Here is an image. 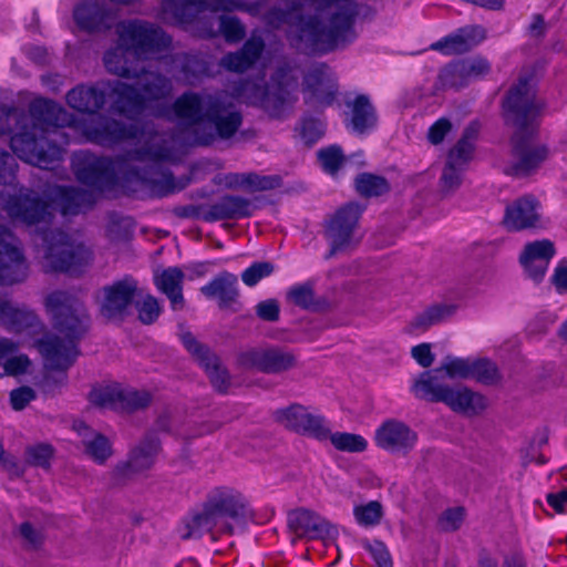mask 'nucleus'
Listing matches in <instances>:
<instances>
[{
	"mask_svg": "<svg viewBox=\"0 0 567 567\" xmlns=\"http://www.w3.org/2000/svg\"><path fill=\"white\" fill-rule=\"evenodd\" d=\"M117 44L103 56L107 72L121 78L136 79L137 87L116 80L107 82L116 96L114 106L128 117L154 115L177 121L184 126L174 136L183 145H208L217 138H229L240 127V112L226 93H184L172 106L166 101L172 93L171 81L144 65L146 60L181 68V79L188 84L205 72L196 56H167L171 38L158 27L143 20H126L116 25Z\"/></svg>",
	"mask_w": 567,
	"mask_h": 567,
	"instance_id": "nucleus-1",
	"label": "nucleus"
},
{
	"mask_svg": "<svg viewBox=\"0 0 567 567\" xmlns=\"http://www.w3.org/2000/svg\"><path fill=\"white\" fill-rule=\"evenodd\" d=\"M106 94L114 103L116 96L106 83L103 90L79 85L68 92L66 103L81 113L93 114L104 105ZM113 110L132 122L128 127L106 116L93 115L89 123L82 125L84 136L87 141L103 146L130 142L135 150L127 154V158L117 161L97 157L89 152L75 153L72 166L78 179L94 188V193L95 189L103 192L114 184L133 179L154 186L159 182L154 177L158 163L174 161V150L181 143L175 137L171 136L167 140L165 134L155 132L148 123H142L141 116L128 117L120 113L114 105Z\"/></svg>",
	"mask_w": 567,
	"mask_h": 567,
	"instance_id": "nucleus-2",
	"label": "nucleus"
},
{
	"mask_svg": "<svg viewBox=\"0 0 567 567\" xmlns=\"http://www.w3.org/2000/svg\"><path fill=\"white\" fill-rule=\"evenodd\" d=\"M18 163L4 150H0V185L13 186V190L0 192V207L14 223L34 227L43 237L44 267L48 271L79 274L93 260L92 250L79 237L61 230H50L52 208L63 216H72L90 208L96 200L93 190L56 186L50 189L52 206L28 187L16 185Z\"/></svg>",
	"mask_w": 567,
	"mask_h": 567,
	"instance_id": "nucleus-3",
	"label": "nucleus"
},
{
	"mask_svg": "<svg viewBox=\"0 0 567 567\" xmlns=\"http://www.w3.org/2000/svg\"><path fill=\"white\" fill-rule=\"evenodd\" d=\"M287 11L272 9L266 16L268 25H287L290 45L305 53L328 52L355 38L357 9L352 0H285Z\"/></svg>",
	"mask_w": 567,
	"mask_h": 567,
	"instance_id": "nucleus-4",
	"label": "nucleus"
},
{
	"mask_svg": "<svg viewBox=\"0 0 567 567\" xmlns=\"http://www.w3.org/2000/svg\"><path fill=\"white\" fill-rule=\"evenodd\" d=\"M71 122V115L60 104L43 97H35L28 113L0 105V136L11 134L14 155L42 169H53L62 162V144L68 141L59 128Z\"/></svg>",
	"mask_w": 567,
	"mask_h": 567,
	"instance_id": "nucleus-5",
	"label": "nucleus"
},
{
	"mask_svg": "<svg viewBox=\"0 0 567 567\" xmlns=\"http://www.w3.org/2000/svg\"><path fill=\"white\" fill-rule=\"evenodd\" d=\"M45 309L52 318L55 333L40 339L37 348L47 370L64 372L79 354L78 341L87 331L90 319L83 305L64 291L50 293Z\"/></svg>",
	"mask_w": 567,
	"mask_h": 567,
	"instance_id": "nucleus-6",
	"label": "nucleus"
},
{
	"mask_svg": "<svg viewBox=\"0 0 567 567\" xmlns=\"http://www.w3.org/2000/svg\"><path fill=\"white\" fill-rule=\"evenodd\" d=\"M542 107L543 104L536 99L530 76L520 78L504 102L507 118L516 126L513 136V171L516 175L530 174L548 157L547 147L533 142L536 120Z\"/></svg>",
	"mask_w": 567,
	"mask_h": 567,
	"instance_id": "nucleus-7",
	"label": "nucleus"
},
{
	"mask_svg": "<svg viewBox=\"0 0 567 567\" xmlns=\"http://www.w3.org/2000/svg\"><path fill=\"white\" fill-rule=\"evenodd\" d=\"M246 497L230 486L209 489L202 507L190 513L181 527L182 538H199L204 534H233L247 515Z\"/></svg>",
	"mask_w": 567,
	"mask_h": 567,
	"instance_id": "nucleus-8",
	"label": "nucleus"
},
{
	"mask_svg": "<svg viewBox=\"0 0 567 567\" xmlns=\"http://www.w3.org/2000/svg\"><path fill=\"white\" fill-rule=\"evenodd\" d=\"M297 70L285 64L276 70L268 85L261 86L254 81H246L234 89L233 96L260 106L271 117H281L297 101Z\"/></svg>",
	"mask_w": 567,
	"mask_h": 567,
	"instance_id": "nucleus-9",
	"label": "nucleus"
},
{
	"mask_svg": "<svg viewBox=\"0 0 567 567\" xmlns=\"http://www.w3.org/2000/svg\"><path fill=\"white\" fill-rule=\"evenodd\" d=\"M476 134V127L468 126L462 137L449 151L440 178L444 192H453L462 184L464 172L473 157Z\"/></svg>",
	"mask_w": 567,
	"mask_h": 567,
	"instance_id": "nucleus-10",
	"label": "nucleus"
},
{
	"mask_svg": "<svg viewBox=\"0 0 567 567\" xmlns=\"http://www.w3.org/2000/svg\"><path fill=\"white\" fill-rule=\"evenodd\" d=\"M29 267L20 240L0 226V285H13L27 279Z\"/></svg>",
	"mask_w": 567,
	"mask_h": 567,
	"instance_id": "nucleus-11",
	"label": "nucleus"
},
{
	"mask_svg": "<svg viewBox=\"0 0 567 567\" xmlns=\"http://www.w3.org/2000/svg\"><path fill=\"white\" fill-rule=\"evenodd\" d=\"M231 0H161L162 18L166 22L176 24H193L204 21L203 18L195 19L189 14L190 9L198 13L204 11H233L236 6Z\"/></svg>",
	"mask_w": 567,
	"mask_h": 567,
	"instance_id": "nucleus-12",
	"label": "nucleus"
},
{
	"mask_svg": "<svg viewBox=\"0 0 567 567\" xmlns=\"http://www.w3.org/2000/svg\"><path fill=\"white\" fill-rule=\"evenodd\" d=\"M360 214L359 205L350 203L340 208L328 221L324 236L331 247L330 255L347 249L354 243V228Z\"/></svg>",
	"mask_w": 567,
	"mask_h": 567,
	"instance_id": "nucleus-13",
	"label": "nucleus"
},
{
	"mask_svg": "<svg viewBox=\"0 0 567 567\" xmlns=\"http://www.w3.org/2000/svg\"><path fill=\"white\" fill-rule=\"evenodd\" d=\"M137 296H141V289L136 280L131 277H125L112 285L105 286L102 289L100 301L102 316L107 319L123 317Z\"/></svg>",
	"mask_w": 567,
	"mask_h": 567,
	"instance_id": "nucleus-14",
	"label": "nucleus"
},
{
	"mask_svg": "<svg viewBox=\"0 0 567 567\" xmlns=\"http://www.w3.org/2000/svg\"><path fill=\"white\" fill-rule=\"evenodd\" d=\"M338 92L337 79L326 64L313 65L305 75L306 103L319 106L332 104Z\"/></svg>",
	"mask_w": 567,
	"mask_h": 567,
	"instance_id": "nucleus-15",
	"label": "nucleus"
},
{
	"mask_svg": "<svg viewBox=\"0 0 567 567\" xmlns=\"http://www.w3.org/2000/svg\"><path fill=\"white\" fill-rule=\"evenodd\" d=\"M288 527L298 538L331 539L337 528L324 517L308 508H297L288 514Z\"/></svg>",
	"mask_w": 567,
	"mask_h": 567,
	"instance_id": "nucleus-16",
	"label": "nucleus"
},
{
	"mask_svg": "<svg viewBox=\"0 0 567 567\" xmlns=\"http://www.w3.org/2000/svg\"><path fill=\"white\" fill-rule=\"evenodd\" d=\"M276 419L285 427L323 441L328 434V422L320 415L311 414L302 405L293 404L276 412Z\"/></svg>",
	"mask_w": 567,
	"mask_h": 567,
	"instance_id": "nucleus-17",
	"label": "nucleus"
},
{
	"mask_svg": "<svg viewBox=\"0 0 567 567\" xmlns=\"http://www.w3.org/2000/svg\"><path fill=\"white\" fill-rule=\"evenodd\" d=\"M375 444L392 454L405 455L414 449L417 434L405 423L389 420L375 431Z\"/></svg>",
	"mask_w": 567,
	"mask_h": 567,
	"instance_id": "nucleus-18",
	"label": "nucleus"
},
{
	"mask_svg": "<svg viewBox=\"0 0 567 567\" xmlns=\"http://www.w3.org/2000/svg\"><path fill=\"white\" fill-rule=\"evenodd\" d=\"M179 338L185 349L205 369L213 386L219 392H225L229 385V375L220 365L219 359L200 344L190 332H182Z\"/></svg>",
	"mask_w": 567,
	"mask_h": 567,
	"instance_id": "nucleus-19",
	"label": "nucleus"
},
{
	"mask_svg": "<svg viewBox=\"0 0 567 567\" xmlns=\"http://www.w3.org/2000/svg\"><path fill=\"white\" fill-rule=\"evenodd\" d=\"M504 224L512 230L545 227L540 203L532 195L516 199L506 207Z\"/></svg>",
	"mask_w": 567,
	"mask_h": 567,
	"instance_id": "nucleus-20",
	"label": "nucleus"
},
{
	"mask_svg": "<svg viewBox=\"0 0 567 567\" xmlns=\"http://www.w3.org/2000/svg\"><path fill=\"white\" fill-rule=\"evenodd\" d=\"M240 363L265 373H280L292 368L296 358L280 348L251 349L241 353Z\"/></svg>",
	"mask_w": 567,
	"mask_h": 567,
	"instance_id": "nucleus-21",
	"label": "nucleus"
},
{
	"mask_svg": "<svg viewBox=\"0 0 567 567\" xmlns=\"http://www.w3.org/2000/svg\"><path fill=\"white\" fill-rule=\"evenodd\" d=\"M117 12L104 1L87 0L78 4L73 11V18L79 28L85 31H101L110 29Z\"/></svg>",
	"mask_w": 567,
	"mask_h": 567,
	"instance_id": "nucleus-22",
	"label": "nucleus"
},
{
	"mask_svg": "<svg viewBox=\"0 0 567 567\" xmlns=\"http://www.w3.org/2000/svg\"><path fill=\"white\" fill-rule=\"evenodd\" d=\"M158 450L159 443L156 439H146L131 452L126 462H121L114 467L113 477L123 481L151 468Z\"/></svg>",
	"mask_w": 567,
	"mask_h": 567,
	"instance_id": "nucleus-23",
	"label": "nucleus"
},
{
	"mask_svg": "<svg viewBox=\"0 0 567 567\" xmlns=\"http://www.w3.org/2000/svg\"><path fill=\"white\" fill-rule=\"evenodd\" d=\"M344 125L355 134L362 135L377 127L378 115L370 99L365 94H358L346 101Z\"/></svg>",
	"mask_w": 567,
	"mask_h": 567,
	"instance_id": "nucleus-24",
	"label": "nucleus"
},
{
	"mask_svg": "<svg viewBox=\"0 0 567 567\" xmlns=\"http://www.w3.org/2000/svg\"><path fill=\"white\" fill-rule=\"evenodd\" d=\"M485 38L486 31L483 27L466 25L432 43L430 49L445 55L461 54L481 43Z\"/></svg>",
	"mask_w": 567,
	"mask_h": 567,
	"instance_id": "nucleus-25",
	"label": "nucleus"
},
{
	"mask_svg": "<svg viewBox=\"0 0 567 567\" xmlns=\"http://www.w3.org/2000/svg\"><path fill=\"white\" fill-rule=\"evenodd\" d=\"M554 255L555 248L553 243L548 239H543L527 244L519 259L529 278L534 281H540Z\"/></svg>",
	"mask_w": 567,
	"mask_h": 567,
	"instance_id": "nucleus-26",
	"label": "nucleus"
},
{
	"mask_svg": "<svg viewBox=\"0 0 567 567\" xmlns=\"http://www.w3.org/2000/svg\"><path fill=\"white\" fill-rule=\"evenodd\" d=\"M216 183L230 189L247 192L269 190L280 185L278 176H266L256 173H227L216 176Z\"/></svg>",
	"mask_w": 567,
	"mask_h": 567,
	"instance_id": "nucleus-27",
	"label": "nucleus"
},
{
	"mask_svg": "<svg viewBox=\"0 0 567 567\" xmlns=\"http://www.w3.org/2000/svg\"><path fill=\"white\" fill-rule=\"evenodd\" d=\"M73 430L81 437L84 453L96 464H104L112 455V444L103 434L92 430L82 421L73 423Z\"/></svg>",
	"mask_w": 567,
	"mask_h": 567,
	"instance_id": "nucleus-28",
	"label": "nucleus"
},
{
	"mask_svg": "<svg viewBox=\"0 0 567 567\" xmlns=\"http://www.w3.org/2000/svg\"><path fill=\"white\" fill-rule=\"evenodd\" d=\"M264 48V39L254 32L239 51L224 55L220 65L228 71L241 73L259 59Z\"/></svg>",
	"mask_w": 567,
	"mask_h": 567,
	"instance_id": "nucleus-29",
	"label": "nucleus"
},
{
	"mask_svg": "<svg viewBox=\"0 0 567 567\" xmlns=\"http://www.w3.org/2000/svg\"><path fill=\"white\" fill-rule=\"evenodd\" d=\"M184 272L177 267H168L163 270H157L154 274V284L156 288L166 295L174 310L182 309L184 306Z\"/></svg>",
	"mask_w": 567,
	"mask_h": 567,
	"instance_id": "nucleus-30",
	"label": "nucleus"
},
{
	"mask_svg": "<svg viewBox=\"0 0 567 567\" xmlns=\"http://www.w3.org/2000/svg\"><path fill=\"white\" fill-rule=\"evenodd\" d=\"M439 369L423 372L411 385V392L417 399L430 402H443L449 391L444 384Z\"/></svg>",
	"mask_w": 567,
	"mask_h": 567,
	"instance_id": "nucleus-31",
	"label": "nucleus"
},
{
	"mask_svg": "<svg viewBox=\"0 0 567 567\" xmlns=\"http://www.w3.org/2000/svg\"><path fill=\"white\" fill-rule=\"evenodd\" d=\"M451 410L468 415L478 414L486 409V399L467 388H449L445 400L443 401Z\"/></svg>",
	"mask_w": 567,
	"mask_h": 567,
	"instance_id": "nucleus-32",
	"label": "nucleus"
},
{
	"mask_svg": "<svg viewBox=\"0 0 567 567\" xmlns=\"http://www.w3.org/2000/svg\"><path fill=\"white\" fill-rule=\"evenodd\" d=\"M215 20L198 21L197 31L202 37H215L220 33L228 43L241 41L246 34V29L236 17L221 16L218 18V28H215Z\"/></svg>",
	"mask_w": 567,
	"mask_h": 567,
	"instance_id": "nucleus-33",
	"label": "nucleus"
},
{
	"mask_svg": "<svg viewBox=\"0 0 567 567\" xmlns=\"http://www.w3.org/2000/svg\"><path fill=\"white\" fill-rule=\"evenodd\" d=\"M252 204L249 199L240 196H225L213 204L208 210V218L212 220L238 219L250 216Z\"/></svg>",
	"mask_w": 567,
	"mask_h": 567,
	"instance_id": "nucleus-34",
	"label": "nucleus"
},
{
	"mask_svg": "<svg viewBox=\"0 0 567 567\" xmlns=\"http://www.w3.org/2000/svg\"><path fill=\"white\" fill-rule=\"evenodd\" d=\"M237 277L224 271L200 288L202 293L207 298H216L220 306H226L235 300L238 295Z\"/></svg>",
	"mask_w": 567,
	"mask_h": 567,
	"instance_id": "nucleus-35",
	"label": "nucleus"
},
{
	"mask_svg": "<svg viewBox=\"0 0 567 567\" xmlns=\"http://www.w3.org/2000/svg\"><path fill=\"white\" fill-rule=\"evenodd\" d=\"M38 318L34 312L25 309H19L8 302L0 303V323L8 331L21 332L28 328L34 327Z\"/></svg>",
	"mask_w": 567,
	"mask_h": 567,
	"instance_id": "nucleus-36",
	"label": "nucleus"
},
{
	"mask_svg": "<svg viewBox=\"0 0 567 567\" xmlns=\"http://www.w3.org/2000/svg\"><path fill=\"white\" fill-rule=\"evenodd\" d=\"M17 346L8 339H0V362L9 375H20L28 371L31 362L24 354H14Z\"/></svg>",
	"mask_w": 567,
	"mask_h": 567,
	"instance_id": "nucleus-37",
	"label": "nucleus"
},
{
	"mask_svg": "<svg viewBox=\"0 0 567 567\" xmlns=\"http://www.w3.org/2000/svg\"><path fill=\"white\" fill-rule=\"evenodd\" d=\"M323 441H329L336 450L347 453H361L368 447V442L363 436L348 432L332 433L329 425Z\"/></svg>",
	"mask_w": 567,
	"mask_h": 567,
	"instance_id": "nucleus-38",
	"label": "nucleus"
},
{
	"mask_svg": "<svg viewBox=\"0 0 567 567\" xmlns=\"http://www.w3.org/2000/svg\"><path fill=\"white\" fill-rule=\"evenodd\" d=\"M355 523L364 528L375 527L381 524L384 508L378 501H370L353 507Z\"/></svg>",
	"mask_w": 567,
	"mask_h": 567,
	"instance_id": "nucleus-39",
	"label": "nucleus"
},
{
	"mask_svg": "<svg viewBox=\"0 0 567 567\" xmlns=\"http://www.w3.org/2000/svg\"><path fill=\"white\" fill-rule=\"evenodd\" d=\"M122 388L107 385L95 388L90 393V401L94 405L105 409L120 410Z\"/></svg>",
	"mask_w": 567,
	"mask_h": 567,
	"instance_id": "nucleus-40",
	"label": "nucleus"
},
{
	"mask_svg": "<svg viewBox=\"0 0 567 567\" xmlns=\"http://www.w3.org/2000/svg\"><path fill=\"white\" fill-rule=\"evenodd\" d=\"M439 79L444 87L458 89L470 83L461 60L446 65L441 71Z\"/></svg>",
	"mask_w": 567,
	"mask_h": 567,
	"instance_id": "nucleus-41",
	"label": "nucleus"
},
{
	"mask_svg": "<svg viewBox=\"0 0 567 567\" xmlns=\"http://www.w3.org/2000/svg\"><path fill=\"white\" fill-rule=\"evenodd\" d=\"M357 190L367 197L379 196L389 189V185L383 177L372 174H362L355 181Z\"/></svg>",
	"mask_w": 567,
	"mask_h": 567,
	"instance_id": "nucleus-42",
	"label": "nucleus"
},
{
	"mask_svg": "<svg viewBox=\"0 0 567 567\" xmlns=\"http://www.w3.org/2000/svg\"><path fill=\"white\" fill-rule=\"evenodd\" d=\"M136 298H138L136 300V309L140 320L145 324L153 323L162 311L157 299L152 295H144L142 291L141 296Z\"/></svg>",
	"mask_w": 567,
	"mask_h": 567,
	"instance_id": "nucleus-43",
	"label": "nucleus"
},
{
	"mask_svg": "<svg viewBox=\"0 0 567 567\" xmlns=\"http://www.w3.org/2000/svg\"><path fill=\"white\" fill-rule=\"evenodd\" d=\"M471 379L484 384H493L498 381L499 373L494 362L487 359L473 360Z\"/></svg>",
	"mask_w": 567,
	"mask_h": 567,
	"instance_id": "nucleus-44",
	"label": "nucleus"
},
{
	"mask_svg": "<svg viewBox=\"0 0 567 567\" xmlns=\"http://www.w3.org/2000/svg\"><path fill=\"white\" fill-rule=\"evenodd\" d=\"M473 360L463 358H446L440 368L451 379H471Z\"/></svg>",
	"mask_w": 567,
	"mask_h": 567,
	"instance_id": "nucleus-45",
	"label": "nucleus"
},
{
	"mask_svg": "<svg viewBox=\"0 0 567 567\" xmlns=\"http://www.w3.org/2000/svg\"><path fill=\"white\" fill-rule=\"evenodd\" d=\"M151 402V395L146 391L122 389L121 411H134L145 408Z\"/></svg>",
	"mask_w": 567,
	"mask_h": 567,
	"instance_id": "nucleus-46",
	"label": "nucleus"
},
{
	"mask_svg": "<svg viewBox=\"0 0 567 567\" xmlns=\"http://www.w3.org/2000/svg\"><path fill=\"white\" fill-rule=\"evenodd\" d=\"M274 270L275 266L269 261L255 262L241 274V279L245 285L252 287L261 279L270 276Z\"/></svg>",
	"mask_w": 567,
	"mask_h": 567,
	"instance_id": "nucleus-47",
	"label": "nucleus"
},
{
	"mask_svg": "<svg viewBox=\"0 0 567 567\" xmlns=\"http://www.w3.org/2000/svg\"><path fill=\"white\" fill-rule=\"evenodd\" d=\"M468 82L478 80L491 71L489 62L481 56L461 60Z\"/></svg>",
	"mask_w": 567,
	"mask_h": 567,
	"instance_id": "nucleus-48",
	"label": "nucleus"
},
{
	"mask_svg": "<svg viewBox=\"0 0 567 567\" xmlns=\"http://www.w3.org/2000/svg\"><path fill=\"white\" fill-rule=\"evenodd\" d=\"M318 159L327 173L334 174L340 167L343 156L338 146H331L320 150L318 152Z\"/></svg>",
	"mask_w": 567,
	"mask_h": 567,
	"instance_id": "nucleus-49",
	"label": "nucleus"
},
{
	"mask_svg": "<svg viewBox=\"0 0 567 567\" xmlns=\"http://www.w3.org/2000/svg\"><path fill=\"white\" fill-rule=\"evenodd\" d=\"M288 298L301 308H309L313 303V290L309 284L298 285L290 288Z\"/></svg>",
	"mask_w": 567,
	"mask_h": 567,
	"instance_id": "nucleus-50",
	"label": "nucleus"
},
{
	"mask_svg": "<svg viewBox=\"0 0 567 567\" xmlns=\"http://www.w3.org/2000/svg\"><path fill=\"white\" fill-rule=\"evenodd\" d=\"M464 509L462 507L449 508L440 517V526L443 530L453 532L461 527L464 520Z\"/></svg>",
	"mask_w": 567,
	"mask_h": 567,
	"instance_id": "nucleus-51",
	"label": "nucleus"
},
{
	"mask_svg": "<svg viewBox=\"0 0 567 567\" xmlns=\"http://www.w3.org/2000/svg\"><path fill=\"white\" fill-rule=\"evenodd\" d=\"M52 454V447L48 444L30 446L27 450L28 461L38 466H48Z\"/></svg>",
	"mask_w": 567,
	"mask_h": 567,
	"instance_id": "nucleus-52",
	"label": "nucleus"
},
{
	"mask_svg": "<svg viewBox=\"0 0 567 567\" xmlns=\"http://www.w3.org/2000/svg\"><path fill=\"white\" fill-rule=\"evenodd\" d=\"M451 130L452 123L450 120L441 117L430 126L427 138L432 144L437 145L443 142L444 137Z\"/></svg>",
	"mask_w": 567,
	"mask_h": 567,
	"instance_id": "nucleus-53",
	"label": "nucleus"
},
{
	"mask_svg": "<svg viewBox=\"0 0 567 567\" xmlns=\"http://www.w3.org/2000/svg\"><path fill=\"white\" fill-rule=\"evenodd\" d=\"M367 548L378 567H392L391 555L382 542L374 540Z\"/></svg>",
	"mask_w": 567,
	"mask_h": 567,
	"instance_id": "nucleus-54",
	"label": "nucleus"
},
{
	"mask_svg": "<svg viewBox=\"0 0 567 567\" xmlns=\"http://www.w3.org/2000/svg\"><path fill=\"white\" fill-rule=\"evenodd\" d=\"M280 307L277 300L267 299L256 306L257 316L265 321H277Z\"/></svg>",
	"mask_w": 567,
	"mask_h": 567,
	"instance_id": "nucleus-55",
	"label": "nucleus"
},
{
	"mask_svg": "<svg viewBox=\"0 0 567 567\" xmlns=\"http://www.w3.org/2000/svg\"><path fill=\"white\" fill-rule=\"evenodd\" d=\"M35 393L29 386H21L12 390L10 393V402L14 410L20 411L27 406L29 402L34 400Z\"/></svg>",
	"mask_w": 567,
	"mask_h": 567,
	"instance_id": "nucleus-56",
	"label": "nucleus"
},
{
	"mask_svg": "<svg viewBox=\"0 0 567 567\" xmlns=\"http://www.w3.org/2000/svg\"><path fill=\"white\" fill-rule=\"evenodd\" d=\"M551 282L558 293H567V260L559 261L555 267Z\"/></svg>",
	"mask_w": 567,
	"mask_h": 567,
	"instance_id": "nucleus-57",
	"label": "nucleus"
},
{
	"mask_svg": "<svg viewBox=\"0 0 567 567\" xmlns=\"http://www.w3.org/2000/svg\"><path fill=\"white\" fill-rule=\"evenodd\" d=\"M412 358L423 368L430 367L434 361V355L429 343H421L412 348Z\"/></svg>",
	"mask_w": 567,
	"mask_h": 567,
	"instance_id": "nucleus-58",
	"label": "nucleus"
},
{
	"mask_svg": "<svg viewBox=\"0 0 567 567\" xmlns=\"http://www.w3.org/2000/svg\"><path fill=\"white\" fill-rule=\"evenodd\" d=\"M20 534L27 545L32 548H37L43 539L42 533L35 529L30 523L21 524Z\"/></svg>",
	"mask_w": 567,
	"mask_h": 567,
	"instance_id": "nucleus-59",
	"label": "nucleus"
},
{
	"mask_svg": "<svg viewBox=\"0 0 567 567\" xmlns=\"http://www.w3.org/2000/svg\"><path fill=\"white\" fill-rule=\"evenodd\" d=\"M322 134L320 125L313 121H305L301 127V135L307 142L317 141Z\"/></svg>",
	"mask_w": 567,
	"mask_h": 567,
	"instance_id": "nucleus-60",
	"label": "nucleus"
},
{
	"mask_svg": "<svg viewBox=\"0 0 567 567\" xmlns=\"http://www.w3.org/2000/svg\"><path fill=\"white\" fill-rule=\"evenodd\" d=\"M547 503L556 511L563 512L567 505V488L561 489L558 493H551L547 495Z\"/></svg>",
	"mask_w": 567,
	"mask_h": 567,
	"instance_id": "nucleus-61",
	"label": "nucleus"
},
{
	"mask_svg": "<svg viewBox=\"0 0 567 567\" xmlns=\"http://www.w3.org/2000/svg\"><path fill=\"white\" fill-rule=\"evenodd\" d=\"M0 464H2V466L4 468H7L12 474H14V475L20 474L19 465L12 457L6 456V452H4L1 443H0Z\"/></svg>",
	"mask_w": 567,
	"mask_h": 567,
	"instance_id": "nucleus-62",
	"label": "nucleus"
},
{
	"mask_svg": "<svg viewBox=\"0 0 567 567\" xmlns=\"http://www.w3.org/2000/svg\"><path fill=\"white\" fill-rule=\"evenodd\" d=\"M23 51L35 63H43L45 61L47 51L41 47H28Z\"/></svg>",
	"mask_w": 567,
	"mask_h": 567,
	"instance_id": "nucleus-63",
	"label": "nucleus"
},
{
	"mask_svg": "<svg viewBox=\"0 0 567 567\" xmlns=\"http://www.w3.org/2000/svg\"><path fill=\"white\" fill-rule=\"evenodd\" d=\"M230 2H234V4L236 6L235 8H233V11H245L251 16H257L259 13V3H246L240 0H231Z\"/></svg>",
	"mask_w": 567,
	"mask_h": 567,
	"instance_id": "nucleus-64",
	"label": "nucleus"
}]
</instances>
